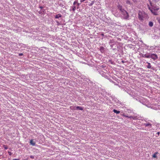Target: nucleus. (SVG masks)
<instances>
[{"instance_id":"nucleus-11","label":"nucleus","mask_w":160,"mask_h":160,"mask_svg":"<svg viewBox=\"0 0 160 160\" xmlns=\"http://www.w3.org/2000/svg\"><path fill=\"white\" fill-rule=\"evenodd\" d=\"M146 63L148 64V65L147 66V68L149 69L151 68V66L150 63L148 62H147Z\"/></svg>"},{"instance_id":"nucleus-36","label":"nucleus","mask_w":160,"mask_h":160,"mask_svg":"<svg viewBox=\"0 0 160 160\" xmlns=\"http://www.w3.org/2000/svg\"><path fill=\"white\" fill-rule=\"evenodd\" d=\"M160 133L159 132H158L157 134H158V135H159L160 134Z\"/></svg>"},{"instance_id":"nucleus-16","label":"nucleus","mask_w":160,"mask_h":160,"mask_svg":"<svg viewBox=\"0 0 160 160\" xmlns=\"http://www.w3.org/2000/svg\"><path fill=\"white\" fill-rule=\"evenodd\" d=\"M149 26L152 27L153 26V23L152 22H150L149 23Z\"/></svg>"},{"instance_id":"nucleus-23","label":"nucleus","mask_w":160,"mask_h":160,"mask_svg":"<svg viewBox=\"0 0 160 160\" xmlns=\"http://www.w3.org/2000/svg\"><path fill=\"white\" fill-rule=\"evenodd\" d=\"M30 157L32 159H34V156L32 155L30 156Z\"/></svg>"},{"instance_id":"nucleus-3","label":"nucleus","mask_w":160,"mask_h":160,"mask_svg":"<svg viewBox=\"0 0 160 160\" xmlns=\"http://www.w3.org/2000/svg\"><path fill=\"white\" fill-rule=\"evenodd\" d=\"M151 58L154 60L157 59L158 58L157 55L154 53H151Z\"/></svg>"},{"instance_id":"nucleus-20","label":"nucleus","mask_w":160,"mask_h":160,"mask_svg":"<svg viewBox=\"0 0 160 160\" xmlns=\"http://www.w3.org/2000/svg\"><path fill=\"white\" fill-rule=\"evenodd\" d=\"M141 57H142V58H145V54H141Z\"/></svg>"},{"instance_id":"nucleus-26","label":"nucleus","mask_w":160,"mask_h":160,"mask_svg":"<svg viewBox=\"0 0 160 160\" xmlns=\"http://www.w3.org/2000/svg\"><path fill=\"white\" fill-rule=\"evenodd\" d=\"M8 153L9 155L10 156L12 155V153L10 152H8Z\"/></svg>"},{"instance_id":"nucleus-42","label":"nucleus","mask_w":160,"mask_h":160,"mask_svg":"<svg viewBox=\"0 0 160 160\" xmlns=\"http://www.w3.org/2000/svg\"><path fill=\"white\" fill-rule=\"evenodd\" d=\"M42 10H43V12H44V11L45 10L44 9H43Z\"/></svg>"},{"instance_id":"nucleus-32","label":"nucleus","mask_w":160,"mask_h":160,"mask_svg":"<svg viewBox=\"0 0 160 160\" xmlns=\"http://www.w3.org/2000/svg\"><path fill=\"white\" fill-rule=\"evenodd\" d=\"M85 0H80V2H84Z\"/></svg>"},{"instance_id":"nucleus-19","label":"nucleus","mask_w":160,"mask_h":160,"mask_svg":"<svg viewBox=\"0 0 160 160\" xmlns=\"http://www.w3.org/2000/svg\"><path fill=\"white\" fill-rule=\"evenodd\" d=\"M94 1H92L91 3L89 5V6H92L93 5V4H94Z\"/></svg>"},{"instance_id":"nucleus-17","label":"nucleus","mask_w":160,"mask_h":160,"mask_svg":"<svg viewBox=\"0 0 160 160\" xmlns=\"http://www.w3.org/2000/svg\"><path fill=\"white\" fill-rule=\"evenodd\" d=\"M158 152H155L154 154L153 155L152 157L154 158H157V154H158Z\"/></svg>"},{"instance_id":"nucleus-18","label":"nucleus","mask_w":160,"mask_h":160,"mask_svg":"<svg viewBox=\"0 0 160 160\" xmlns=\"http://www.w3.org/2000/svg\"><path fill=\"white\" fill-rule=\"evenodd\" d=\"M72 9V10L73 11H74L75 10H76V6H72V8H71Z\"/></svg>"},{"instance_id":"nucleus-5","label":"nucleus","mask_w":160,"mask_h":160,"mask_svg":"<svg viewBox=\"0 0 160 160\" xmlns=\"http://www.w3.org/2000/svg\"><path fill=\"white\" fill-rule=\"evenodd\" d=\"M118 9L122 12V11H123V10H124V9L122 8V6L119 5L118 6Z\"/></svg>"},{"instance_id":"nucleus-38","label":"nucleus","mask_w":160,"mask_h":160,"mask_svg":"<svg viewBox=\"0 0 160 160\" xmlns=\"http://www.w3.org/2000/svg\"><path fill=\"white\" fill-rule=\"evenodd\" d=\"M150 4L152 6V2H150Z\"/></svg>"},{"instance_id":"nucleus-39","label":"nucleus","mask_w":160,"mask_h":160,"mask_svg":"<svg viewBox=\"0 0 160 160\" xmlns=\"http://www.w3.org/2000/svg\"><path fill=\"white\" fill-rule=\"evenodd\" d=\"M158 9H159V8H157L156 9V10H158Z\"/></svg>"},{"instance_id":"nucleus-10","label":"nucleus","mask_w":160,"mask_h":160,"mask_svg":"<svg viewBox=\"0 0 160 160\" xmlns=\"http://www.w3.org/2000/svg\"><path fill=\"white\" fill-rule=\"evenodd\" d=\"M100 50L101 52H104V47H101L100 48Z\"/></svg>"},{"instance_id":"nucleus-13","label":"nucleus","mask_w":160,"mask_h":160,"mask_svg":"<svg viewBox=\"0 0 160 160\" xmlns=\"http://www.w3.org/2000/svg\"><path fill=\"white\" fill-rule=\"evenodd\" d=\"M126 3L130 5L132 4V3L130 2L129 0H126Z\"/></svg>"},{"instance_id":"nucleus-22","label":"nucleus","mask_w":160,"mask_h":160,"mask_svg":"<svg viewBox=\"0 0 160 160\" xmlns=\"http://www.w3.org/2000/svg\"><path fill=\"white\" fill-rule=\"evenodd\" d=\"M77 3H78V2H76V1H74V2H73V5H74V6H75V4H77Z\"/></svg>"},{"instance_id":"nucleus-12","label":"nucleus","mask_w":160,"mask_h":160,"mask_svg":"<svg viewBox=\"0 0 160 160\" xmlns=\"http://www.w3.org/2000/svg\"><path fill=\"white\" fill-rule=\"evenodd\" d=\"M113 111L114 113H115L117 114L119 113L120 112L119 111H118L116 109H113Z\"/></svg>"},{"instance_id":"nucleus-6","label":"nucleus","mask_w":160,"mask_h":160,"mask_svg":"<svg viewBox=\"0 0 160 160\" xmlns=\"http://www.w3.org/2000/svg\"><path fill=\"white\" fill-rule=\"evenodd\" d=\"M151 53H148L145 54V58H151Z\"/></svg>"},{"instance_id":"nucleus-35","label":"nucleus","mask_w":160,"mask_h":160,"mask_svg":"<svg viewBox=\"0 0 160 160\" xmlns=\"http://www.w3.org/2000/svg\"><path fill=\"white\" fill-rule=\"evenodd\" d=\"M158 21L159 23H160V18H159L158 20Z\"/></svg>"},{"instance_id":"nucleus-33","label":"nucleus","mask_w":160,"mask_h":160,"mask_svg":"<svg viewBox=\"0 0 160 160\" xmlns=\"http://www.w3.org/2000/svg\"><path fill=\"white\" fill-rule=\"evenodd\" d=\"M13 160H20L19 159H14Z\"/></svg>"},{"instance_id":"nucleus-25","label":"nucleus","mask_w":160,"mask_h":160,"mask_svg":"<svg viewBox=\"0 0 160 160\" xmlns=\"http://www.w3.org/2000/svg\"><path fill=\"white\" fill-rule=\"evenodd\" d=\"M23 55V54L22 53H20L19 54V56H22Z\"/></svg>"},{"instance_id":"nucleus-2","label":"nucleus","mask_w":160,"mask_h":160,"mask_svg":"<svg viewBox=\"0 0 160 160\" xmlns=\"http://www.w3.org/2000/svg\"><path fill=\"white\" fill-rule=\"evenodd\" d=\"M144 15L145 13L144 12H142L139 11L138 13V18L139 19L141 20H143Z\"/></svg>"},{"instance_id":"nucleus-28","label":"nucleus","mask_w":160,"mask_h":160,"mask_svg":"<svg viewBox=\"0 0 160 160\" xmlns=\"http://www.w3.org/2000/svg\"><path fill=\"white\" fill-rule=\"evenodd\" d=\"M77 4V6H78L77 8H78V7L79 6V4L78 3Z\"/></svg>"},{"instance_id":"nucleus-44","label":"nucleus","mask_w":160,"mask_h":160,"mask_svg":"<svg viewBox=\"0 0 160 160\" xmlns=\"http://www.w3.org/2000/svg\"><path fill=\"white\" fill-rule=\"evenodd\" d=\"M71 9H70V11H71Z\"/></svg>"},{"instance_id":"nucleus-29","label":"nucleus","mask_w":160,"mask_h":160,"mask_svg":"<svg viewBox=\"0 0 160 160\" xmlns=\"http://www.w3.org/2000/svg\"><path fill=\"white\" fill-rule=\"evenodd\" d=\"M114 44H111V45H110V47H111V48H113V45Z\"/></svg>"},{"instance_id":"nucleus-43","label":"nucleus","mask_w":160,"mask_h":160,"mask_svg":"<svg viewBox=\"0 0 160 160\" xmlns=\"http://www.w3.org/2000/svg\"><path fill=\"white\" fill-rule=\"evenodd\" d=\"M116 15H117L118 16V14H116Z\"/></svg>"},{"instance_id":"nucleus-9","label":"nucleus","mask_w":160,"mask_h":160,"mask_svg":"<svg viewBox=\"0 0 160 160\" xmlns=\"http://www.w3.org/2000/svg\"><path fill=\"white\" fill-rule=\"evenodd\" d=\"M30 143L33 146H34L35 144V142L33 141V140H31L30 141Z\"/></svg>"},{"instance_id":"nucleus-14","label":"nucleus","mask_w":160,"mask_h":160,"mask_svg":"<svg viewBox=\"0 0 160 160\" xmlns=\"http://www.w3.org/2000/svg\"><path fill=\"white\" fill-rule=\"evenodd\" d=\"M129 118H132L134 120H135L137 119V117L134 116H130L129 117Z\"/></svg>"},{"instance_id":"nucleus-15","label":"nucleus","mask_w":160,"mask_h":160,"mask_svg":"<svg viewBox=\"0 0 160 160\" xmlns=\"http://www.w3.org/2000/svg\"><path fill=\"white\" fill-rule=\"evenodd\" d=\"M144 124L145 126L147 127L149 126H151V124L149 123H144Z\"/></svg>"},{"instance_id":"nucleus-34","label":"nucleus","mask_w":160,"mask_h":160,"mask_svg":"<svg viewBox=\"0 0 160 160\" xmlns=\"http://www.w3.org/2000/svg\"><path fill=\"white\" fill-rule=\"evenodd\" d=\"M4 148L5 149H8V148L6 146Z\"/></svg>"},{"instance_id":"nucleus-1","label":"nucleus","mask_w":160,"mask_h":160,"mask_svg":"<svg viewBox=\"0 0 160 160\" xmlns=\"http://www.w3.org/2000/svg\"><path fill=\"white\" fill-rule=\"evenodd\" d=\"M121 13L123 16V19H127L129 17V15L128 12L126 10H123V11H122V12H121Z\"/></svg>"},{"instance_id":"nucleus-8","label":"nucleus","mask_w":160,"mask_h":160,"mask_svg":"<svg viewBox=\"0 0 160 160\" xmlns=\"http://www.w3.org/2000/svg\"><path fill=\"white\" fill-rule=\"evenodd\" d=\"M76 109L82 110H83V108H82L81 107H80L79 106H77V107H76Z\"/></svg>"},{"instance_id":"nucleus-7","label":"nucleus","mask_w":160,"mask_h":160,"mask_svg":"<svg viewBox=\"0 0 160 160\" xmlns=\"http://www.w3.org/2000/svg\"><path fill=\"white\" fill-rule=\"evenodd\" d=\"M62 17V15L60 14H58L56 15L55 16V18H61Z\"/></svg>"},{"instance_id":"nucleus-41","label":"nucleus","mask_w":160,"mask_h":160,"mask_svg":"<svg viewBox=\"0 0 160 160\" xmlns=\"http://www.w3.org/2000/svg\"><path fill=\"white\" fill-rule=\"evenodd\" d=\"M116 49V48H113V50H115V49Z\"/></svg>"},{"instance_id":"nucleus-37","label":"nucleus","mask_w":160,"mask_h":160,"mask_svg":"<svg viewBox=\"0 0 160 160\" xmlns=\"http://www.w3.org/2000/svg\"><path fill=\"white\" fill-rule=\"evenodd\" d=\"M39 13H40V14H41V11H39Z\"/></svg>"},{"instance_id":"nucleus-31","label":"nucleus","mask_w":160,"mask_h":160,"mask_svg":"<svg viewBox=\"0 0 160 160\" xmlns=\"http://www.w3.org/2000/svg\"><path fill=\"white\" fill-rule=\"evenodd\" d=\"M122 63H124L125 62H126V61H123V60H122Z\"/></svg>"},{"instance_id":"nucleus-4","label":"nucleus","mask_w":160,"mask_h":160,"mask_svg":"<svg viewBox=\"0 0 160 160\" xmlns=\"http://www.w3.org/2000/svg\"><path fill=\"white\" fill-rule=\"evenodd\" d=\"M148 9L154 15H158L157 12L155 11V10H153L150 7H149Z\"/></svg>"},{"instance_id":"nucleus-30","label":"nucleus","mask_w":160,"mask_h":160,"mask_svg":"<svg viewBox=\"0 0 160 160\" xmlns=\"http://www.w3.org/2000/svg\"><path fill=\"white\" fill-rule=\"evenodd\" d=\"M112 43V41L110 40V41L109 42V44H111Z\"/></svg>"},{"instance_id":"nucleus-21","label":"nucleus","mask_w":160,"mask_h":160,"mask_svg":"<svg viewBox=\"0 0 160 160\" xmlns=\"http://www.w3.org/2000/svg\"><path fill=\"white\" fill-rule=\"evenodd\" d=\"M56 22L57 23V25L59 26L61 24L60 23V22H58V21H56Z\"/></svg>"},{"instance_id":"nucleus-27","label":"nucleus","mask_w":160,"mask_h":160,"mask_svg":"<svg viewBox=\"0 0 160 160\" xmlns=\"http://www.w3.org/2000/svg\"><path fill=\"white\" fill-rule=\"evenodd\" d=\"M39 8H40L41 9H42L43 8V7L42 6H39Z\"/></svg>"},{"instance_id":"nucleus-40","label":"nucleus","mask_w":160,"mask_h":160,"mask_svg":"<svg viewBox=\"0 0 160 160\" xmlns=\"http://www.w3.org/2000/svg\"><path fill=\"white\" fill-rule=\"evenodd\" d=\"M126 117H128V118H129V117H128V116H126Z\"/></svg>"},{"instance_id":"nucleus-24","label":"nucleus","mask_w":160,"mask_h":160,"mask_svg":"<svg viewBox=\"0 0 160 160\" xmlns=\"http://www.w3.org/2000/svg\"><path fill=\"white\" fill-rule=\"evenodd\" d=\"M132 1L135 3H136L137 2V0H132Z\"/></svg>"}]
</instances>
